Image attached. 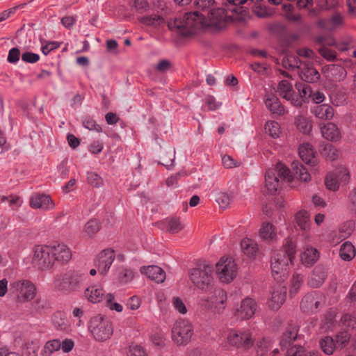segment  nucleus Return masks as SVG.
<instances>
[{"instance_id": "nucleus-1", "label": "nucleus", "mask_w": 356, "mask_h": 356, "mask_svg": "<svg viewBox=\"0 0 356 356\" xmlns=\"http://www.w3.org/2000/svg\"><path fill=\"white\" fill-rule=\"evenodd\" d=\"M231 20L232 18L226 15L225 8H214L207 15L195 11L186 13L181 17H175L168 22V27L180 35L189 37L204 26L222 29Z\"/></svg>"}, {"instance_id": "nucleus-2", "label": "nucleus", "mask_w": 356, "mask_h": 356, "mask_svg": "<svg viewBox=\"0 0 356 356\" xmlns=\"http://www.w3.org/2000/svg\"><path fill=\"white\" fill-rule=\"evenodd\" d=\"M293 173L283 163H278L275 168L268 169L265 175V186L268 191L274 194L280 188V178L281 179L291 181L293 179V175L297 179L304 182L311 179L308 170L298 161H293L291 164Z\"/></svg>"}, {"instance_id": "nucleus-3", "label": "nucleus", "mask_w": 356, "mask_h": 356, "mask_svg": "<svg viewBox=\"0 0 356 356\" xmlns=\"http://www.w3.org/2000/svg\"><path fill=\"white\" fill-rule=\"evenodd\" d=\"M85 280V275L77 271H69L55 278L56 289L65 295L76 292Z\"/></svg>"}, {"instance_id": "nucleus-4", "label": "nucleus", "mask_w": 356, "mask_h": 356, "mask_svg": "<svg viewBox=\"0 0 356 356\" xmlns=\"http://www.w3.org/2000/svg\"><path fill=\"white\" fill-rule=\"evenodd\" d=\"M189 277L197 289L209 291L213 287V267L207 264H200L190 270Z\"/></svg>"}, {"instance_id": "nucleus-5", "label": "nucleus", "mask_w": 356, "mask_h": 356, "mask_svg": "<svg viewBox=\"0 0 356 356\" xmlns=\"http://www.w3.org/2000/svg\"><path fill=\"white\" fill-rule=\"evenodd\" d=\"M88 330L96 341H105L110 339L113 333L112 322L101 314L90 318Z\"/></svg>"}, {"instance_id": "nucleus-6", "label": "nucleus", "mask_w": 356, "mask_h": 356, "mask_svg": "<svg viewBox=\"0 0 356 356\" xmlns=\"http://www.w3.org/2000/svg\"><path fill=\"white\" fill-rule=\"evenodd\" d=\"M226 341L229 346L243 350L250 349L254 342L252 332L249 329H231L228 330Z\"/></svg>"}, {"instance_id": "nucleus-7", "label": "nucleus", "mask_w": 356, "mask_h": 356, "mask_svg": "<svg viewBox=\"0 0 356 356\" xmlns=\"http://www.w3.org/2000/svg\"><path fill=\"white\" fill-rule=\"evenodd\" d=\"M10 291L16 295L19 302L31 301L36 295L35 286L29 280H19L11 282Z\"/></svg>"}, {"instance_id": "nucleus-8", "label": "nucleus", "mask_w": 356, "mask_h": 356, "mask_svg": "<svg viewBox=\"0 0 356 356\" xmlns=\"http://www.w3.org/2000/svg\"><path fill=\"white\" fill-rule=\"evenodd\" d=\"M193 335V327L186 319H179L175 322L172 329V340L177 345H186Z\"/></svg>"}, {"instance_id": "nucleus-9", "label": "nucleus", "mask_w": 356, "mask_h": 356, "mask_svg": "<svg viewBox=\"0 0 356 356\" xmlns=\"http://www.w3.org/2000/svg\"><path fill=\"white\" fill-rule=\"evenodd\" d=\"M51 245H36L34 248L33 264L38 269L44 270L54 266Z\"/></svg>"}, {"instance_id": "nucleus-10", "label": "nucleus", "mask_w": 356, "mask_h": 356, "mask_svg": "<svg viewBox=\"0 0 356 356\" xmlns=\"http://www.w3.org/2000/svg\"><path fill=\"white\" fill-rule=\"evenodd\" d=\"M216 268L218 277L222 282L229 283L236 275V266L231 257H222Z\"/></svg>"}, {"instance_id": "nucleus-11", "label": "nucleus", "mask_w": 356, "mask_h": 356, "mask_svg": "<svg viewBox=\"0 0 356 356\" xmlns=\"http://www.w3.org/2000/svg\"><path fill=\"white\" fill-rule=\"evenodd\" d=\"M289 261V257L283 252H277L272 257V275L276 281H283L287 277Z\"/></svg>"}, {"instance_id": "nucleus-12", "label": "nucleus", "mask_w": 356, "mask_h": 356, "mask_svg": "<svg viewBox=\"0 0 356 356\" xmlns=\"http://www.w3.org/2000/svg\"><path fill=\"white\" fill-rule=\"evenodd\" d=\"M115 252L111 249L102 250L95 259V266L99 273L105 275L115 259Z\"/></svg>"}, {"instance_id": "nucleus-13", "label": "nucleus", "mask_w": 356, "mask_h": 356, "mask_svg": "<svg viewBox=\"0 0 356 356\" xmlns=\"http://www.w3.org/2000/svg\"><path fill=\"white\" fill-rule=\"evenodd\" d=\"M323 296L317 291H312L306 294L300 302V309L305 313L316 312L321 303Z\"/></svg>"}, {"instance_id": "nucleus-14", "label": "nucleus", "mask_w": 356, "mask_h": 356, "mask_svg": "<svg viewBox=\"0 0 356 356\" xmlns=\"http://www.w3.org/2000/svg\"><path fill=\"white\" fill-rule=\"evenodd\" d=\"M257 305L254 300L247 298L241 302L239 308L235 312V316L241 320L252 318L257 311Z\"/></svg>"}, {"instance_id": "nucleus-15", "label": "nucleus", "mask_w": 356, "mask_h": 356, "mask_svg": "<svg viewBox=\"0 0 356 356\" xmlns=\"http://www.w3.org/2000/svg\"><path fill=\"white\" fill-rule=\"evenodd\" d=\"M279 95L284 99L291 102V104L299 107L302 104V98H295L292 85L286 80L281 81L277 86Z\"/></svg>"}, {"instance_id": "nucleus-16", "label": "nucleus", "mask_w": 356, "mask_h": 356, "mask_svg": "<svg viewBox=\"0 0 356 356\" xmlns=\"http://www.w3.org/2000/svg\"><path fill=\"white\" fill-rule=\"evenodd\" d=\"M29 205L33 209H40L44 211L53 209L55 207L49 195L41 193L33 194L30 198Z\"/></svg>"}, {"instance_id": "nucleus-17", "label": "nucleus", "mask_w": 356, "mask_h": 356, "mask_svg": "<svg viewBox=\"0 0 356 356\" xmlns=\"http://www.w3.org/2000/svg\"><path fill=\"white\" fill-rule=\"evenodd\" d=\"M327 278V270L322 265L316 266L308 279L307 284L312 288L320 287Z\"/></svg>"}, {"instance_id": "nucleus-18", "label": "nucleus", "mask_w": 356, "mask_h": 356, "mask_svg": "<svg viewBox=\"0 0 356 356\" xmlns=\"http://www.w3.org/2000/svg\"><path fill=\"white\" fill-rule=\"evenodd\" d=\"M51 251L54 264L56 262L65 264L68 262L72 258L70 250L64 244H58L51 245Z\"/></svg>"}, {"instance_id": "nucleus-19", "label": "nucleus", "mask_w": 356, "mask_h": 356, "mask_svg": "<svg viewBox=\"0 0 356 356\" xmlns=\"http://www.w3.org/2000/svg\"><path fill=\"white\" fill-rule=\"evenodd\" d=\"M298 74L300 79L307 83H315L320 79L319 72L309 63H303Z\"/></svg>"}, {"instance_id": "nucleus-20", "label": "nucleus", "mask_w": 356, "mask_h": 356, "mask_svg": "<svg viewBox=\"0 0 356 356\" xmlns=\"http://www.w3.org/2000/svg\"><path fill=\"white\" fill-rule=\"evenodd\" d=\"M141 273H144L149 279L155 281L157 283L163 282L165 279V273L157 266H149L143 267Z\"/></svg>"}, {"instance_id": "nucleus-21", "label": "nucleus", "mask_w": 356, "mask_h": 356, "mask_svg": "<svg viewBox=\"0 0 356 356\" xmlns=\"http://www.w3.org/2000/svg\"><path fill=\"white\" fill-rule=\"evenodd\" d=\"M84 296L89 302L97 303L105 300L106 295L102 287L93 285L85 290Z\"/></svg>"}, {"instance_id": "nucleus-22", "label": "nucleus", "mask_w": 356, "mask_h": 356, "mask_svg": "<svg viewBox=\"0 0 356 356\" xmlns=\"http://www.w3.org/2000/svg\"><path fill=\"white\" fill-rule=\"evenodd\" d=\"M286 300V289L284 287L278 286L272 292L269 302L271 309L277 310Z\"/></svg>"}, {"instance_id": "nucleus-23", "label": "nucleus", "mask_w": 356, "mask_h": 356, "mask_svg": "<svg viewBox=\"0 0 356 356\" xmlns=\"http://www.w3.org/2000/svg\"><path fill=\"white\" fill-rule=\"evenodd\" d=\"M161 229H165L168 232L175 234L180 232L184 228V225L180 219L177 217L166 218L159 222Z\"/></svg>"}, {"instance_id": "nucleus-24", "label": "nucleus", "mask_w": 356, "mask_h": 356, "mask_svg": "<svg viewBox=\"0 0 356 356\" xmlns=\"http://www.w3.org/2000/svg\"><path fill=\"white\" fill-rule=\"evenodd\" d=\"M298 337V326L296 325H289L283 333L280 345L282 347H287L292 342L297 339Z\"/></svg>"}, {"instance_id": "nucleus-25", "label": "nucleus", "mask_w": 356, "mask_h": 356, "mask_svg": "<svg viewBox=\"0 0 356 356\" xmlns=\"http://www.w3.org/2000/svg\"><path fill=\"white\" fill-rule=\"evenodd\" d=\"M322 136L330 141H338L341 138V131L337 126L332 122H329L321 128Z\"/></svg>"}, {"instance_id": "nucleus-26", "label": "nucleus", "mask_w": 356, "mask_h": 356, "mask_svg": "<svg viewBox=\"0 0 356 356\" xmlns=\"http://www.w3.org/2000/svg\"><path fill=\"white\" fill-rule=\"evenodd\" d=\"M51 322L58 330L68 331L70 329V325L67 316L62 312H56L51 316Z\"/></svg>"}, {"instance_id": "nucleus-27", "label": "nucleus", "mask_w": 356, "mask_h": 356, "mask_svg": "<svg viewBox=\"0 0 356 356\" xmlns=\"http://www.w3.org/2000/svg\"><path fill=\"white\" fill-rule=\"evenodd\" d=\"M298 153L302 160L307 165H314L316 159L312 145L304 143L299 147Z\"/></svg>"}, {"instance_id": "nucleus-28", "label": "nucleus", "mask_w": 356, "mask_h": 356, "mask_svg": "<svg viewBox=\"0 0 356 356\" xmlns=\"http://www.w3.org/2000/svg\"><path fill=\"white\" fill-rule=\"evenodd\" d=\"M319 258V254L316 248L307 247L301 253V261L306 266H312Z\"/></svg>"}, {"instance_id": "nucleus-29", "label": "nucleus", "mask_w": 356, "mask_h": 356, "mask_svg": "<svg viewBox=\"0 0 356 356\" xmlns=\"http://www.w3.org/2000/svg\"><path fill=\"white\" fill-rule=\"evenodd\" d=\"M260 237L268 242H273L277 239V232L274 225L270 222H264L259 229Z\"/></svg>"}, {"instance_id": "nucleus-30", "label": "nucleus", "mask_w": 356, "mask_h": 356, "mask_svg": "<svg viewBox=\"0 0 356 356\" xmlns=\"http://www.w3.org/2000/svg\"><path fill=\"white\" fill-rule=\"evenodd\" d=\"M266 107L273 114L282 115L285 113V109L280 99L274 96H269L266 99L265 102Z\"/></svg>"}, {"instance_id": "nucleus-31", "label": "nucleus", "mask_w": 356, "mask_h": 356, "mask_svg": "<svg viewBox=\"0 0 356 356\" xmlns=\"http://www.w3.org/2000/svg\"><path fill=\"white\" fill-rule=\"evenodd\" d=\"M115 276L119 283L125 284L134 279V274L131 270L124 266H119L115 270Z\"/></svg>"}, {"instance_id": "nucleus-32", "label": "nucleus", "mask_w": 356, "mask_h": 356, "mask_svg": "<svg viewBox=\"0 0 356 356\" xmlns=\"http://www.w3.org/2000/svg\"><path fill=\"white\" fill-rule=\"evenodd\" d=\"M313 113L322 120H330L334 116V109L328 104H320L314 108Z\"/></svg>"}, {"instance_id": "nucleus-33", "label": "nucleus", "mask_w": 356, "mask_h": 356, "mask_svg": "<svg viewBox=\"0 0 356 356\" xmlns=\"http://www.w3.org/2000/svg\"><path fill=\"white\" fill-rule=\"evenodd\" d=\"M138 20L143 24L152 27H159L164 24L163 17L159 15H143L138 17Z\"/></svg>"}, {"instance_id": "nucleus-34", "label": "nucleus", "mask_w": 356, "mask_h": 356, "mask_svg": "<svg viewBox=\"0 0 356 356\" xmlns=\"http://www.w3.org/2000/svg\"><path fill=\"white\" fill-rule=\"evenodd\" d=\"M339 256L344 261L352 260L355 256V249L353 245L349 241L343 243L340 248Z\"/></svg>"}, {"instance_id": "nucleus-35", "label": "nucleus", "mask_w": 356, "mask_h": 356, "mask_svg": "<svg viewBox=\"0 0 356 356\" xmlns=\"http://www.w3.org/2000/svg\"><path fill=\"white\" fill-rule=\"evenodd\" d=\"M283 16L289 22H298L301 20V15L294 13V6L291 3L282 5Z\"/></svg>"}, {"instance_id": "nucleus-36", "label": "nucleus", "mask_w": 356, "mask_h": 356, "mask_svg": "<svg viewBox=\"0 0 356 356\" xmlns=\"http://www.w3.org/2000/svg\"><path fill=\"white\" fill-rule=\"evenodd\" d=\"M100 221L96 218H91L84 225V232L90 237L95 236L101 229Z\"/></svg>"}, {"instance_id": "nucleus-37", "label": "nucleus", "mask_w": 356, "mask_h": 356, "mask_svg": "<svg viewBox=\"0 0 356 356\" xmlns=\"http://www.w3.org/2000/svg\"><path fill=\"white\" fill-rule=\"evenodd\" d=\"M61 341L58 339L49 340L44 344L41 356H51L54 352L60 349Z\"/></svg>"}, {"instance_id": "nucleus-38", "label": "nucleus", "mask_w": 356, "mask_h": 356, "mask_svg": "<svg viewBox=\"0 0 356 356\" xmlns=\"http://www.w3.org/2000/svg\"><path fill=\"white\" fill-rule=\"evenodd\" d=\"M282 63L284 68L289 70L299 69L300 70L303 65L298 57L293 55L286 56L282 59Z\"/></svg>"}, {"instance_id": "nucleus-39", "label": "nucleus", "mask_w": 356, "mask_h": 356, "mask_svg": "<svg viewBox=\"0 0 356 356\" xmlns=\"http://www.w3.org/2000/svg\"><path fill=\"white\" fill-rule=\"evenodd\" d=\"M296 221L298 226L302 230L307 231L310 227V219L306 211H300L296 215Z\"/></svg>"}, {"instance_id": "nucleus-40", "label": "nucleus", "mask_w": 356, "mask_h": 356, "mask_svg": "<svg viewBox=\"0 0 356 356\" xmlns=\"http://www.w3.org/2000/svg\"><path fill=\"white\" fill-rule=\"evenodd\" d=\"M244 254L249 257H253L258 251V245L250 239H244L241 243Z\"/></svg>"}, {"instance_id": "nucleus-41", "label": "nucleus", "mask_w": 356, "mask_h": 356, "mask_svg": "<svg viewBox=\"0 0 356 356\" xmlns=\"http://www.w3.org/2000/svg\"><path fill=\"white\" fill-rule=\"evenodd\" d=\"M297 128L302 133L309 134L312 129V122L307 118L299 115L296 118Z\"/></svg>"}, {"instance_id": "nucleus-42", "label": "nucleus", "mask_w": 356, "mask_h": 356, "mask_svg": "<svg viewBox=\"0 0 356 356\" xmlns=\"http://www.w3.org/2000/svg\"><path fill=\"white\" fill-rule=\"evenodd\" d=\"M175 158V151H164L159 156V163L167 168H170L173 165Z\"/></svg>"}, {"instance_id": "nucleus-43", "label": "nucleus", "mask_w": 356, "mask_h": 356, "mask_svg": "<svg viewBox=\"0 0 356 356\" xmlns=\"http://www.w3.org/2000/svg\"><path fill=\"white\" fill-rule=\"evenodd\" d=\"M322 350L327 355H332L335 348V343L331 337L327 336L321 340Z\"/></svg>"}, {"instance_id": "nucleus-44", "label": "nucleus", "mask_w": 356, "mask_h": 356, "mask_svg": "<svg viewBox=\"0 0 356 356\" xmlns=\"http://www.w3.org/2000/svg\"><path fill=\"white\" fill-rule=\"evenodd\" d=\"M295 87L298 90L300 95L299 98H302V102L304 98L310 97L312 95V88L305 83H296ZM295 98H298V97H295Z\"/></svg>"}, {"instance_id": "nucleus-45", "label": "nucleus", "mask_w": 356, "mask_h": 356, "mask_svg": "<svg viewBox=\"0 0 356 356\" xmlns=\"http://www.w3.org/2000/svg\"><path fill=\"white\" fill-rule=\"evenodd\" d=\"M214 0H195V5L197 9V11L200 14V11L205 12L207 14L211 9H213Z\"/></svg>"}, {"instance_id": "nucleus-46", "label": "nucleus", "mask_w": 356, "mask_h": 356, "mask_svg": "<svg viewBox=\"0 0 356 356\" xmlns=\"http://www.w3.org/2000/svg\"><path fill=\"white\" fill-rule=\"evenodd\" d=\"M284 254L289 257L290 262H292L296 252V245L291 238L286 239L284 243Z\"/></svg>"}, {"instance_id": "nucleus-47", "label": "nucleus", "mask_w": 356, "mask_h": 356, "mask_svg": "<svg viewBox=\"0 0 356 356\" xmlns=\"http://www.w3.org/2000/svg\"><path fill=\"white\" fill-rule=\"evenodd\" d=\"M265 130L273 138H277L280 135V125L277 122H267L265 124Z\"/></svg>"}, {"instance_id": "nucleus-48", "label": "nucleus", "mask_w": 356, "mask_h": 356, "mask_svg": "<svg viewBox=\"0 0 356 356\" xmlns=\"http://www.w3.org/2000/svg\"><path fill=\"white\" fill-rule=\"evenodd\" d=\"M325 184L327 189L336 191L339 188L338 179L334 174H328L325 179Z\"/></svg>"}, {"instance_id": "nucleus-49", "label": "nucleus", "mask_w": 356, "mask_h": 356, "mask_svg": "<svg viewBox=\"0 0 356 356\" xmlns=\"http://www.w3.org/2000/svg\"><path fill=\"white\" fill-rule=\"evenodd\" d=\"M321 154L330 161H334L338 157V151L331 144L325 145L321 150Z\"/></svg>"}, {"instance_id": "nucleus-50", "label": "nucleus", "mask_w": 356, "mask_h": 356, "mask_svg": "<svg viewBox=\"0 0 356 356\" xmlns=\"http://www.w3.org/2000/svg\"><path fill=\"white\" fill-rule=\"evenodd\" d=\"M115 297L112 293H107L105 296L106 305L111 309L121 312L123 309L122 305L114 302Z\"/></svg>"}, {"instance_id": "nucleus-51", "label": "nucleus", "mask_w": 356, "mask_h": 356, "mask_svg": "<svg viewBox=\"0 0 356 356\" xmlns=\"http://www.w3.org/2000/svg\"><path fill=\"white\" fill-rule=\"evenodd\" d=\"M269 341L265 338L258 340L256 343V353L257 356H264L268 350Z\"/></svg>"}, {"instance_id": "nucleus-52", "label": "nucleus", "mask_w": 356, "mask_h": 356, "mask_svg": "<svg viewBox=\"0 0 356 356\" xmlns=\"http://www.w3.org/2000/svg\"><path fill=\"white\" fill-rule=\"evenodd\" d=\"M253 12L257 16L263 18L271 17L274 13L272 9L261 5L256 6L253 8Z\"/></svg>"}, {"instance_id": "nucleus-53", "label": "nucleus", "mask_w": 356, "mask_h": 356, "mask_svg": "<svg viewBox=\"0 0 356 356\" xmlns=\"http://www.w3.org/2000/svg\"><path fill=\"white\" fill-rule=\"evenodd\" d=\"M231 197L229 195L223 192H220L216 195V201L222 208H227L231 202Z\"/></svg>"}, {"instance_id": "nucleus-54", "label": "nucleus", "mask_w": 356, "mask_h": 356, "mask_svg": "<svg viewBox=\"0 0 356 356\" xmlns=\"http://www.w3.org/2000/svg\"><path fill=\"white\" fill-rule=\"evenodd\" d=\"M83 125L85 128L90 131H94L97 133L102 131V127L99 125L95 120L90 118H86L83 122Z\"/></svg>"}, {"instance_id": "nucleus-55", "label": "nucleus", "mask_w": 356, "mask_h": 356, "mask_svg": "<svg viewBox=\"0 0 356 356\" xmlns=\"http://www.w3.org/2000/svg\"><path fill=\"white\" fill-rule=\"evenodd\" d=\"M303 282L302 276L299 274L294 275L291 280V293H296Z\"/></svg>"}, {"instance_id": "nucleus-56", "label": "nucleus", "mask_w": 356, "mask_h": 356, "mask_svg": "<svg viewBox=\"0 0 356 356\" xmlns=\"http://www.w3.org/2000/svg\"><path fill=\"white\" fill-rule=\"evenodd\" d=\"M87 178L88 183L95 187H100L103 185L102 179L95 172H88Z\"/></svg>"}, {"instance_id": "nucleus-57", "label": "nucleus", "mask_w": 356, "mask_h": 356, "mask_svg": "<svg viewBox=\"0 0 356 356\" xmlns=\"http://www.w3.org/2000/svg\"><path fill=\"white\" fill-rule=\"evenodd\" d=\"M334 175L337 176L338 179H339L341 182H343L344 184H346L349 181V170L345 167H340L337 170V172Z\"/></svg>"}, {"instance_id": "nucleus-58", "label": "nucleus", "mask_w": 356, "mask_h": 356, "mask_svg": "<svg viewBox=\"0 0 356 356\" xmlns=\"http://www.w3.org/2000/svg\"><path fill=\"white\" fill-rule=\"evenodd\" d=\"M318 51L320 54L327 61H334L336 59V52L326 47H321Z\"/></svg>"}, {"instance_id": "nucleus-59", "label": "nucleus", "mask_w": 356, "mask_h": 356, "mask_svg": "<svg viewBox=\"0 0 356 356\" xmlns=\"http://www.w3.org/2000/svg\"><path fill=\"white\" fill-rule=\"evenodd\" d=\"M172 305H173L175 309L179 313H180L181 314H185L187 312L186 307L181 298H179L178 297L173 298Z\"/></svg>"}, {"instance_id": "nucleus-60", "label": "nucleus", "mask_w": 356, "mask_h": 356, "mask_svg": "<svg viewBox=\"0 0 356 356\" xmlns=\"http://www.w3.org/2000/svg\"><path fill=\"white\" fill-rule=\"evenodd\" d=\"M134 6L140 13L147 11L149 8V4L147 0H134Z\"/></svg>"}, {"instance_id": "nucleus-61", "label": "nucleus", "mask_w": 356, "mask_h": 356, "mask_svg": "<svg viewBox=\"0 0 356 356\" xmlns=\"http://www.w3.org/2000/svg\"><path fill=\"white\" fill-rule=\"evenodd\" d=\"M222 163L226 168H235L239 165L237 161L234 160L231 156L227 154L222 156Z\"/></svg>"}, {"instance_id": "nucleus-62", "label": "nucleus", "mask_w": 356, "mask_h": 356, "mask_svg": "<svg viewBox=\"0 0 356 356\" xmlns=\"http://www.w3.org/2000/svg\"><path fill=\"white\" fill-rule=\"evenodd\" d=\"M40 59V56L38 54L26 51L22 54V60L28 63H35Z\"/></svg>"}, {"instance_id": "nucleus-63", "label": "nucleus", "mask_w": 356, "mask_h": 356, "mask_svg": "<svg viewBox=\"0 0 356 356\" xmlns=\"http://www.w3.org/2000/svg\"><path fill=\"white\" fill-rule=\"evenodd\" d=\"M20 58V51L18 48L14 47L10 49L8 55V61L10 63H16Z\"/></svg>"}, {"instance_id": "nucleus-64", "label": "nucleus", "mask_w": 356, "mask_h": 356, "mask_svg": "<svg viewBox=\"0 0 356 356\" xmlns=\"http://www.w3.org/2000/svg\"><path fill=\"white\" fill-rule=\"evenodd\" d=\"M129 356H147V355L141 346L134 345L129 347Z\"/></svg>"}]
</instances>
